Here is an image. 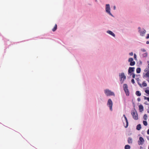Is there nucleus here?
Listing matches in <instances>:
<instances>
[{
  "label": "nucleus",
  "instance_id": "f257e3e1",
  "mask_svg": "<svg viewBox=\"0 0 149 149\" xmlns=\"http://www.w3.org/2000/svg\"><path fill=\"white\" fill-rule=\"evenodd\" d=\"M119 76L120 77V83L122 84L123 83L124 81L126 79V77L125 76L124 73L123 72L120 73Z\"/></svg>",
  "mask_w": 149,
  "mask_h": 149
},
{
  "label": "nucleus",
  "instance_id": "f03ea898",
  "mask_svg": "<svg viewBox=\"0 0 149 149\" xmlns=\"http://www.w3.org/2000/svg\"><path fill=\"white\" fill-rule=\"evenodd\" d=\"M104 91L105 95L107 96L115 95L114 93L109 89L105 90Z\"/></svg>",
  "mask_w": 149,
  "mask_h": 149
},
{
  "label": "nucleus",
  "instance_id": "7ed1b4c3",
  "mask_svg": "<svg viewBox=\"0 0 149 149\" xmlns=\"http://www.w3.org/2000/svg\"><path fill=\"white\" fill-rule=\"evenodd\" d=\"M124 90L127 96H128L129 95V91L128 88V86L126 84H124L123 85Z\"/></svg>",
  "mask_w": 149,
  "mask_h": 149
},
{
  "label": "nucleus",
  "instance_id": "20e7f679",
  "mask_svg": "<svg viewBox=\"0 0 149 149\" xmlns=\"http://www.w3.org/2000/svg\"><path fill=\"white\" fill-rule=\"evenodd\" d=\"M107 105L109 107L110 109L112 110L113 102L111 99H109L108 101Z\"/></svg>",
  "mask_w": 149,
  "mask_h": 149
},
{
  "label": "nucleus",
  "instance_id": "39448f33",
  "mask_svg": "<svg viewBox=\"0 0 149 149\" xmlns=\"http://www.w3.org/2000/svg\"><path fill=\"white\" fill-rule=\"evenodd\" d=\"M144 142L143 138L142 137H140L138 141V143L139 145H142Z\"/></svg>",
  "mask_w": 149,
  "mask_h": 149
},
{
  "label": "nucleus",
  "instance_id": "423d86ee",
  "mask_svg": "<svg viewBox=\"0 0 149 149\" xmlns=\"http://www.w3.org/2000/svg\"><path fill=\"white\" fill-rule=\"evenodd\" d=\"M110 8L109 5V4H107L106 6V11L108 14L110 15H112L110 11Z\"/></svg>",
  "mask_w": 149,
  "mask_h": 149
},
{
  "label": "nucleus",
  "instance_id": "0eeeda50",
  "mask_svg": "<svg viewBox=\"0 0 149 149\" xmlns=\"http://www.w3.org/2000/svg\"><path fill=\"white\" fill-rule=\"evenodd\" d=\"M131 114L133 116V118L134 120H137L138 119V114L136 112H132Z\"/></svg>",
  "mask_w": 149,
  "mask_h": 149
},
{
  "label": "nucleus",
  "instance_id": "6e6552de",
  "mask_svg": "<svg viewBox=\"0 0 149 149\" xmlns=\"http://www.w3.org/2000/svg\"><path fill=\"white\" fill-rule=\"evenodd\" d=\"M128 61L130 62V65L131 66H133L135 64V62L133 61V59L132 58H130L129 59Z\"/></svg>",
  "mask_w": 149,
  "mask_h": 149
},
{
  "label": "nucleus",
  "instance_id": "1a4fd4ad",
  "mask_svg": "<svg viewBox=\"0 0 149 149\" xmlns=\"http://www.w3.org/2000/svg\"><path fill=\"white\" fill-rule=\"evenodd\" d=\"M145 72H146V73L144 75V77H149V69H148L147 68H146L145 70Z\"/></svg>",
  "mask_w": 149,
  "mask_h": 149
},
{
  "label": "nucleus",
  "instance_id": "9d476101",
  "mask_svg": "<svg viewBox=\"0 0 149 149\" xmlns=\"http://www.w3.org/2000/svg\"><path fill=\"white\" fill-rule=\"evenodd\" d=\"M135 68L134 67H130L129 68L128 72V73H131L134 71Z\"/></svg>",
  "mask_w": 149,
  "mask_h": 149
},
{
  "label": "nucleus",
  "instance_id": "9b49d317",
  "mask_svg": "<svg viewBox=\"0 0 149 149\" xmlns=\"http://www.w3.org/2000/svg\"><path fill=\"white\" fill-rule=\"evenodd\" d=\"M139 32L140 33L141 36H144V34L146 33V31L145 30H143V31H141Z\"/></svg>",
  "mask_w": 149,
  "mask_h": 149
},
{
  "label": "nucleus",
  "instance_id": "f8f14e48",
  "mask_svg": "<svg viewBox=\"0 0 149 149\" xmlns=\"http://www.w3.org/2000/svg\"><path fill=\"white\" fill-rule=\"evenodd\" d=\"M127 141L128 143L132 144V139L131 137L128 138Z\"/></svg>",
  "mask_w": 149,
  "mask_h": 149
},
{
  "label": "nucleus",
  "instance_id": "ddd939ff",
  "mask_svg": "<svg viewBox=\"0 0 149 149\" xmlns=\"http://www.w3.org/2000/svg\"><path fill=\"white\" fill-rule=\"evenodd\" d=\"M107 32L110 34V35H112L113 37H115V34L111 31H107Z\"/></svg>",
  "mask_w": 149,
  "mask_h": 149
},
{
  "label": "nucleus",
  "instance_id": "4468645a",
  "mask_svg": "<svg viewBox=\"0 0 149 149\" xmlns=\"http://www.w3.org/2000/svg\"><path fill=\"white\" fill-rule=\"evenodd\" d=\"M139 107L140 112H142L143 111V107L142 105H139Z\"/></svg>",
  "mask_w": 149,
  "mask_h": 149
},
{
  "label": "nucleus",
  "instance_id": "2eb2a0df",
  "mask_svg": "<svg viewBox=\"0 0 149 149\" xmlns=\"http://www.w3.org/2000/svg\"><path fill=\"white\" fill-rule=\"evenodd\" d=\"M125 119L126 122V125L125 126V127L127 128V127L128 125V122L126 117H125Z\"/></svg>",
  "mask_w": 149,
  "mask_h": 149
},
{
  "label": "nucleus",
  "instance_id": "dca6fc26",
  "mask_svg": "<svg viewBox=\"0 0 149 149\" xmlns=\"http://www.w3.org/2000/svg\"><path fill=\"white\" fill-rule=\"evenodd\" d=\"M141 128V125L140 124L136 126V129L138 130H139Z\"/></svg>",
  "mask_w": 149,
  "mask_h": 149
},
{
  "label": "nucleus",
  "instance_id": "f3484780",
  "mask_svg": "<svg viewBox=\"0 0 149 149\" xmlns=\"http://www.w3.org/2000/svg\"><path fill=\"white\" fill-rule=\"evenodd\" d=\"M141 69L140 68H138L136 69V72L137 73H139L141 72Z\"/></svg>",
  "mask_w": 149,
  "mask_h": 149
},
{
  "label": "nucleus",
  "instance_id": "a211bd4d",
  "mask_svg": "<svg viewBox=\"0 0 149 149\" xmlns=\"http://www.w3.org/2000/svg\"><path fill=\"white\" fill-rule=\"evenodd\" d=\"M136 94L138 96H140L141 95V93L139 91H137L136 92Z\"/></svg>",
  "mask_w": 149,
  "mask_h": 149
},
{
  "label": "nucleus",
  "instance_id": "6ab92c4d",
  "mask_svg": "<svg viewBox=\"0 0 149 149\" xmlns=\"http://www.w3.org/2000/svg\"><path fill=\"white\" fill-rule=\"evenodd\" d=\"M57 29V25L56 24L54 27V28L52 29V31H55Z\"/></svg>",
  "mask_w": 149,
  "mask_h": 149
},
{
  "label": "nucleus",
  "instance_id": "aec40b11",
  "mask_svg": "<svg viewBox=\"0 0 149 149\" xmlns=\"http://www.w3.org/2000/svg\"><path fill=\"white\" fill-rule=\"evenodd\" d=\"M130 146L128 145H126L125 147V149H130Z\"/></svg>",
  "mask_w": 149,
  "mask_h": 149
},
{
  "label": "nucleus",
  "instance_id": "412c9836",
  "mask_svg": "<svg viewBox=\"0 0 149 149\" xmlns=\"http://www.w3.org/2000/svg\"><path fill=\"white\" fill-rule=\"evenodd\" d=\"M142 85L143 87H146L147 85L145 81H143V82Z\"/></svg>",
  "mask_w": 149,
  "mask_h": 149
},
{
  "label": "nucleus",
  "instance_id": "4be33fe9",
  "mask_svg": "<svg viewBox=\"0 0 149 149\" xmlns=\"http://www.w3.org/2000/svg\"><path fill=\"white\" fill-rule=\"evenodd\" d=\"M143 118L145 120H146L147 119V116L146 114H145L144 115Z\"/></svg>",
  "mask_w": 149,
  "mask_h": 149
},
{
  "label": "nucleus",
  "instance_id": "5701e85b",
  "mask_svg": "<svg viewBox=\"0 0 149 149\" xmlns=\"http://www.w3.org/2000/svg\"><path fill=\"white\" fill-rule=\"evenodd\" d=\"M143 125L145 126H147V122L146 121H143Z\"/></svg>",
  "mask_w": 149,
  "mask_h": 149
},
{
  "label": "nucleus",
  "instance_id": "b1692460",
  "mask_svg": "<svg viewBox=\"0 0 149 149\" xmlns=\"http://www.w3.org/2000/svg\"><path fill=\"white\" fill-rule=\"evenodd\" d=\"M145 92L147 94L149 95V90H146L145 91Z\"/></svg>",
  "mask_w": 149,
  "mask_h": 149
},
{
  "label": "nucleus",
  "instance_id": "393cba45",
  "mask_svg": "<svg viewBox=\"0 0 149 149\" xmlns=\"http://www.w3.org/2000/svg\"><path fill=\"white\" fill-rule=\"evenodd\" d=\"M141 50L142 52H145L146 51V50L144 49H142Z\"/></svg>",
  "mask_w": 149,
  "mask_h": 149
},
{
  "label": "nucleus",
  "instance_id": "a878e982",
  "mask_svg": "<svg viewBox=\"0 0 149 149\" xmlns=\"http://www.w3.org/2000/svg\"><path fill=\"white\" fill-rule=\"evenodd\" d=\"M131 82L133 84H134L135 83L134 79H132L131 80Z\"/></svg>",
  "mask_w": 149,
  "mask_h": 149
},
{
  "label": "nucleus",
  "instance_id": "bb28decb",
  "mask_svg": "<svg viewBox=\"0 0 149 149\" xmlns=\"http://www.w3.org/2000/svg\"><path fill=\"white\" fill-rule=\"evenodd\" d=\"M135 75L134 73L132 74V77L133 78H134L135 77Z\"/></svg>",
  "mask_w": 149,
  "mask_h": 149
},
{
  "label": "nucleus",
  "instance_id": "cd10ccee",
  "mask_svg": "<svg viewBox=\"0 0 149 149\" xmlns=\"http://www.w3.org/2000/svg\"><path fill=\"white\" fill-rule=\"evenodd\" d=\"M136 54H134V59H136Z\"/></svg>",
  "mask_w": 149,
  "mask_h": 149
},
{
  "label": "nucleus",
  "instance_id": "c85d7f7f",
  "mask_svg": "<svg viewBox=\"0 0 149 149\" xmlns=\"http://www.w3.org/2000/svg\"><path fill=\"white\" fill-rule=\"evenodd\" d=\"M148 38H149V34H147V36L146 37V39H148Z\"/></svg>",
  "mask_w": 149,
  "mask_h": 149
},
{
  "label": "nucleus",
  "instance_id": "c756f323",
  "mask_svg": "<svg viewBox=\"0 0 149 149\" xmlns=\"http://www.w3.org/2000/svg\"><path fill=\"white\" fill-rule=\"evenodd\" d=\"M129 54L130 56H132L133 55V53L132 52H131Z\"/></svg>",
  "mask_w": 149,
  "mask_h": 149
},
{
  "label": "nucleus",
  "instance_id": "7c9ffc66",
  "mask_svg": "<svg viewBox=\"0 0 149 149\" xmlns=\"http://www.w3.org/2000/svg\"><path fill=\"white\" fill-rule=\"evenodd\" d=\"M137 100L138 102L140 101L141 100V99H140V98H139V97L137 99Z\"/></svg>",
  "mask_w": 149,
  "mask_h": 149
},
{
  "label": "nucleus",
  "instance_id": "2f4dec72",
  "mask_svg": "<svg viewBox=\"0 0 149 149\" xmlns=\"http://www.w3.org/2000/svg\"><path fill=\"white\" fill-rule=\"evenodd\" d=\"M138 29H139V32L140 31H141V28L140 27H139L138 28Z\"/></svg>",
  "mask_w": 149,
  "mask_h": 149
},
{
  "label": "nucleus",
  "instance_id": "473e14b6",
  "mask_svg": "<svg viewBox=\"0 0 149 149\" xmlns=\"http://www.w3.org/2000/svg\"><path fill=\"white\" fill-rule=\"evenodd\" d=\"M148 69H149V61H148Z\"/></svg>",
  "mask_w": 149,
  "mask_h": 149
},
{
  "label": "nucleus",
  "instance_id": "72a5a7b5",
  "mask_svg": "<svg viewBox=\"0 0 149 149\" xmlns=\"http://www.w3.org/2000/svg\"><path fill=\"white\" fill-rule=\"evenodd\" d=\"M148 97H145V96H144V99L145 100H147V98H148Z\"/></svg>",
  "mask_w": 149,
  "mask_h": 149
},
{
  "label": "nucleus",
  "instance_id": "f704fd0d",
  "mask_svg": "<svg viewBox=\"0 0 149 149\" xmlns=\"http://www.w3.org/2000/svg\"><path fill=\"white\" fill-rule=\"evenodd\" d=\"M147 133L148 134H149V129L148 130Z\"/></svg>",
  "mask_w": 149,
  "mask_h": 149
},
{
  "label": "nucleus",
  "instance_id": "c9c22d12",
  "mask_svg": "<svg viewBox=\"0 0 149 149\" xmlns=\"http://www.w3.org/2000/svg\"><path fill=\"white\" fill-rule=\"evenodd\" d=\"M146 44H149V41H147L146 42Z\"/></svg>",
  "mask_w": 149,
  "mask_h": 149
},
{
  "label": "nucleus",
  "instance_id": "e433bc0d",
  "mask_svg": "<svg viewBox=\"0 0 149 149\" xmlns=\"http://www.w3.org/2000/svg\"><path fill=\"white\" fill-rule=\"evenodd\" d=\"M147 100L148 102H149V97H148V98H147Z\"/></svg>",
  "mask_w": 149,
  "mask_h": 149
},
{
  "label": "nucleus",
  "instance_id": "4c0bfd02",
  "mask_svg": "<svg viewBox=\"0 0 149 149\" xmlns=\"http://www.w3.org/2000/svg\"><path fill=\"white\" fill-rule=\"evenodd\" d=\"M147 80L148 81V82H149V77H148V79Z\"/></svg>",
  "mask_w": 149,
  "mask_h": 149
},
{
  "label": "nucleus",
  "instance_id": "58836bf2",
  "mask_svg": "<svg viewBox=\"0 0 149 149\" xmlns=\"http://www.w3.org/2000/svg\"><path fill=\"white\" fill-rule=\"evenodd\" d=\"M143 148V147L142 146H141L140 147V149H142V148Z\"/></svg>",
  "mask_w": 149,
  "mask_h": 149
},
{
  "label": "nucleus",
  "instance_id": "ea45409f",
  "mask_svg": "<svg viewBox=\"0 0 149 149\" xmlns=\"http://www.w3.org/2000/svg\"><path fill=\"white\" fill-rule=\"evenodd\" d=\"M114 9L115 10L116 9V7L115 6H114L113 7Z\"/></svg>",
  "mask_w": 149,
  "mask_h": 149
},
{
  "label": "nucleus",
  "instance_id": "a19ab883",
  "mask_svg": "<svg viewBox=\"0 0 149 149\" xmlns=\"http://www.w3.org/2000/svg\"><path fill=\"white\" fill-rule=\"evenodd\" d=\"M123 116L124 117V118H125V117H126L125 115L124 114L123 115Z\"/></svg>",
  "mask_w": 149,
  "mask_h": 149
},
{
  "label": "nucleus",
  "instance_id": "79ce46f5",
  "mask_svg": "<svg viewBox=\"0 0 149 149\" xmlns=\"http://www.w3.org/2000/svg\"><path fill=\"white\" fill-rule=\"evenodd\" d=\"M148 149H149V147H148Z\"/></svg>",
  "mask_w": 149,
  "mask_h": 149
}]
</instances>
